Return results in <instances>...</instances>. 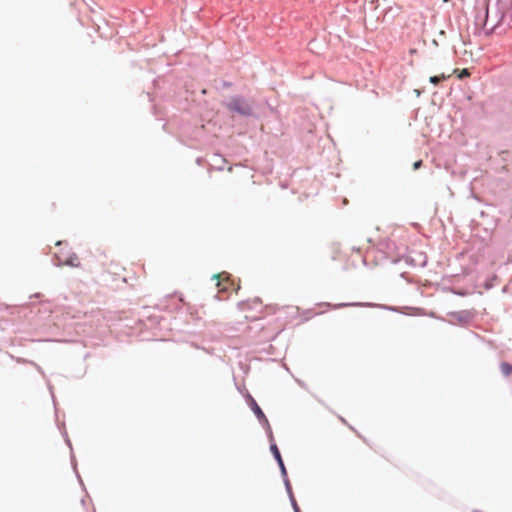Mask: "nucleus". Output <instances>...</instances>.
<instances>
[{
	"mask_svg": "<svg viewBox=\"0 0 512 512\" xmlns=\"http://www.w3.org/2000/svg\"><path fill=\"white\" fill-rule=\"evenodd\" d=\"M253 411H254V413L256 414V416L258 417L259 420H263V419L266 420L263 411L261 410V408L255 402L253 403Z\"/></svg>",
	"mask_w": 512,
	"mask_h": 512,
	"instance_id": "obj_6",
	"label": "nucleus"
},
{
	"mask_svg": "<svg viewBox=\"0 0 512 512\" xmlns=\"http://www.w3.org/2000/svg\"><path fill=\"white\" fill-rule=\"evenodd\" d=\"M422 165V161L419 160V161H416L413 165L414 169H418L420 166Z\"/></svg>",
	"mask_w": 512,
	"mask_h": 512,
	"instance_id": "obj_9",
	"label": "nucleus"
},
{
	"mask_svg": "<svg viewBox=\"0 0 512 512\" xmlns=\"http://www.w3.org/2000/svg\"><path fill=\"white\" fill-rule=\"evenodd\" d=\"M225 106L232 114H239L241 116H251L253 114L252 104L241 97L231 98Z\"/></svg>",
	"mask_w": 512,
	"mask_h": 512,
	"instance_id": "obj_2",
	"label": "nucleus"
},
{
	"mask_svg": "<svg viewBox=\"0 0 512 512\" xmlns=\"http://www.w3.org/2000/svg\"><path fill=\"white\" fill-rule=\"evenodd\" d=\"M224 276L226 277V279H228V277L225 275V273L214 275L213 278L219 280V279H221Z\"/></svg>",
	"mask_w": 512,
	"mask_h": 512,
	"instance_id": "obj_8",
	"label": "nucleus"
},
{
	"mask_svg": "<svg viewBox=\"0 0 512 512\" xmlns=\"http://www.w3.org/2000/svg\"><path fill=\"white\" fill-rule=\"evenodd\" d=\"M500 369L505 376H509L510 374H512V365L510 363H502Z\"/></svg>",
	"mask_w": 512,
	"mask_h": 512,
	"instance_id": "obj_5",
	"label": "nucleus"
},
{
	"mask_svg": "<svg viewBox=\"0 0 512 512\" xmlns=\"http://www.w3.org/2000/svg\"><path fill=\"white\" fill-rule=\"evenodd\" d=\"M345 306V304H339L337 306H334V308Z\"/></svg>",
	"mask_w": 512,
	"mask_h": 512,
	"instance_id": "obj_11",
	"label": "nucleus"
},
{
	"mask_svg": "<svg viewBox=\"0 0 512 512\" xmlns=\"http://www.w3.org/2000/svg\"><path fill=\"white\" fill-rule=\"evenodd\" d=\"M295 511H296V512H300V511H299V509H298V507H297L296 505H295Z\"/></svg>",
	"mask_w": 512,
	"mask_h": 512,
	"instance_id": "obj_12",
	"label": "nucleus"
},
{
	"mask_svg": "<svg viewBox=\"0 0 512 512\" xmlns=\"http://www.w3.org/2000/svg\"><path fill=\"white\" fill-rule=\"evenodd\" d=\"M470 76V72L468 71V69H462L459 74H458V78L459 79H462L464 77H468Z\"/></svg>",
	"mask_w": 512,
	"mask_h": 512,
	"instance_id": "obj_7",
	"label": "nucleus"
},
{
	"mask_svg": "<svg viewBox=\"0 0 512 512\" xmlns=\"http://www.w3.org/2000/svg\"><path fill=\"white\" fill-rule=\"evenodd\" d=\"M62 245V241L56 242V246L59 248V250L54 253L55 259L57 260V265H66L75 268L80 267V260L78 256L75 253H72L68 249H66L67 245L65 246V248H61Z\"/></svg>",
	"mask_w": 512,
	"mask_h": 512,
	"instance_id": "obj_1",
	"label": "nucleus"
},
{
	"mask_svg": "<svg viewBox=\"0 0 512 512\" xmlns=\"http://www.w3.org/2000/svg\"><path fill=\"white\" fill-rule=\"evenodd\" d=\"M271 451H272L274 457L277 459L279 466L282 469V472L285 473V467H284L283 460H282L280 452L275 444L271 445Z\"/></svg>",
	"mask_w": 512,
	"mask_h": 512,
	"instance_id": "obj_3",
	"label": "nucleus"
},
{
	"mask_svg": "<svg viewBox=\"0 0 512 512\" xmlns=\"http://www.w3.org/2000/svg\"><path fill=\"white\" fill-rule=\"evenodd\" d=\"M449 77H450V74L445 75V74H443V73H442V74L437 75V76H431V77H430V79H429V81H430L432 84L437 85V84H439L441 81H443V80H445V79H447V78H449Z\"/></svg>",
	"mask_w": 512,
	"mask_h": 512,
	"instance_id": "obj_4",
	"label": "nucleus"
},
{
	"mask_svg": "<svg viewBox=\"0 0 512 512\" xmlns=\"http://www.w3.org/2000/svg\"><path fill=\"white\" fill-rule=\"evenodd\" d=\"M410 53H411V54H415V53H416V50H415V49H412V50H410Z\"/></svg>",
	"mask_w": 512,
	"mask_h": 512,
	"instance_id": "obj_10",
	"label": "nucleus"
}]
</instances>
